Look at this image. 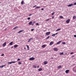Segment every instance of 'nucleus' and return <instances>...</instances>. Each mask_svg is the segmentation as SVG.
Masks as SVG:
<instances>
[{
	"mask_svg": "<svg viewBox=\"0 0 76 76\" xmlns=\"http://www.w3.org/2000/svg\"><path fill=\"white\" fill-rule=\"evenodd\" d=\"M55 13V12H53L52 13V15L53 16V15H54Z\"/></svg>",
	"mask_w": 76,
	"mask_h": 76,
	"instance_id": "29",
	"label": "nucleus"
},
{
	"mask_svg": "<svg viewBox=\"0 0 76 76\" xmlns=\"http://www.w3.org/2000/svg\"><path fill=\"white\" fill-rule=\"evenodd\" d=\"M45 46H46V45H43L42 46V47L43 48H45Z\"/></svg>",
	"mask_w": 76,
	"mask_h": 76,
	"instance_id": "16",
	"label": "nucleus"
},
{
	"mask_svg": "<svg viewBox=\"0 0 76 76\" xmlns=\"http://www.w3.org/2000/svg\"><path fill=\"white\" fill-rule=\"evenodd\" d=\"M9 44L10 45H12V44H13V42H10Z\"/></svg>",
	"mask_w": 76,
	"mask_h": 76,
	"instance_id": "18",
	"label": "nucleus"
},
{
	"mask_svg": "<svg viewBox=\"0 0 76 76\" xmlns=\"http://www.w3.org/2000/svg\"><path fill=\"white\" fill-rule=\"evenodd\" d=\"M73 19H76V16H73Z\"/></svg>",
	"mask_w": 76,
	"mask_h": 76,
	"instance_id": "20",
	"label": "nucleus"
},
{
	"mask_svg": "<svg viewBox=\"0 0 76 76\" xmlns=\"http://www.w3.org/2000/svg\"><path fill=\"white\" fill-rule=\"evenodd\" d=\"M31 39L32 40H33V39L32 38H31L28 41V42H30V41H31Z\"/></svg>",
	"mask_w": 76,
	"mask_h": 76,
	"instance_id": "24",
	"label": "nucleus"
},
{
	"mask_svg": "<svg viewBox=\"0 0 76 76\" xmlns=\"http://www.w3.org/2000/svg\"><path fill=\"white\" fill-rule=\"evenodd\" d=\"M37 67L35 65H33V68H35V69H36Z\"/></svg>",
	"mask_w": 76,
	"mask_h": 76,
	"instance_id": "27",
	"label": "nucleus"
},
{
	"mask_svg": "<svg viewBox=\"0 0 76 76\" xmlns=\"http://www.w3.org/2000/svg\"><path fill=\"white\" fill-rule=\"evenodd\" d=\"M6 45V42H5L3 44V47H5Z\"/></svg>",
	"mask_w": 76,
	"mask_h": 76,
	"instance_id": "7",
	"label": "nucleus"
},
{
	"mask_svg": "<svg viewBox=\"0 0 76 76\" xmlns=\"http://www.w3.org/2000/svg\"><path fill=\"white\" fill-rule=\"evenodd\" d=\"M58 69H60V68H61V65H59V66H58Z\"/></svg>",
	"mask_w": 76,
	"mask_h": 76,
	"instance_id": "22",
	"label": "nucleus"
},
{
	"mask_svg": "<svg viewBox=\"0 0 76 76\" xmlns=\"http://www.w3.org/2000/svg\"><path fill=\"white\" fill-rule=\"evenodd\" d=\"M67 54V53H66L65 54Z\"/></svg>",
	"mask_w": 76,
	"mask_h": 76,
	"instance_id": "58",
	"label": "nucleus"
},
{
	"mask_svg": "<svg viewBox=\"0 0 76 76\" xmlns=\"http://www.w3.org/2000/svg\"><path fill=\"white\" fill-rule=\"evenodd\" d=\"M53 44H54V42L53 41H51L50 42L49 45H53Z\"/></svg>",
	"mask_w": 76,
	"mask_h": 76,
	"instance_id": "6",
	"label": "nucleus"
},
{
	"mask_svg": "<svg viewBox=\"0 0 76 76\" xmlns=\"http://www.w3.org/2000/svg\"><path fill=\"white\" fill-rule=\"evenodd\" d=\"M74 5H76V2H75L73 3Z\"/></svg>",
	"mask_w": 76,
	"mask_h": 76,
	"instance_id": "40",
	"label": "nucleus"
},
{
	"mask_svg": "<svg viewBox=\"0 0 76 76\" xmlns=\"http://www.w3.org/2000/svg\"><path fill=\"white\" fill-rule=\"evenodd\" d=\"M72 5H73V4H70L68 6V7H71V6H72Z\"/></svg>",
	"mask_w": 76,
	"mask_h": 76,
	"instance_id": "15",
	"label": "nucleus"
},
{
	"mask_svg": "<svg viewBox=\"0 0 76 76\" xmlns=\"http://www.w3.org/2000/svg\"><path fill=\"white\" fill-rule=\"evenodd\" d=\"M50 36H48L47 38H46V39H48L50 38Z\"/></svg>",
	"mask_w": 76,
	"mask_h": 76,
	"instance_id": "32",
	"label": "nucleus"
},
{
	"mask_svg": "<svg viewBox=\"0 0 76 76\" xmlns=\"http://www.w3.org/2000/svg\"><path fill=\"white\" fill-rule=\"evenodd\" d=\"M24 31V30H20L18 32V34H19V33H20V32H23V31Z\"/></svg>",
	"mask_w": 76,
	"mask_h": 76,
	"instance_id": "10",
	"label": "nucleus"
},
{
	"mask_svg": "<svg viewBox=\"0 0 76 76\" xmlns=\"http://www.w3.org/2000/svg\"><path fill=\"white\" fill-rule=\"evenodd\" d=\"M9 64H11V63H12V62H8V64H9Z\"/></svg>",
	"mask_w": 76,
	"mask_h": 76,
	"instance_id": "39",
	"label": "nucleus"
},
{
	"mask_svg": "<svg viewBox=\"0 0 76 76\" xmlns=\"http://www.w3.org/2000/svg\"><path fill=\"white\" fill-rule=\"evenodd\" d=\"M6 66V65H2V66H0V68H3V67H5Z\"/></svg>",
	"mask_w": 76,
	"mask_h": 76,
	"instance_id": "14",
	"label": "nucleus"
},
{
	"mask_svg": "<svg viewBox=\"0 0 76 76\" xmlns=\"http://www.w3.org/2000/svg\"><path fill=\"white\" fill-rule=\"evenodd\" d=\"M50 19H47L45 20V21H48V20H49Z\"/></svg>",
	"mask_w": 76,
	"mask_h": 76,
	"instance_id": "30",
	"label": "nucleus"
},
{
	"mask_svg": "<svg viewBox=\"0 0 76 76\" xmlns=\"http://www.w3.org/2000/svg\"><path fill=\"white\" fill-rule=\"evenodd\" d=\"M14 48H16L18 47V45H14Z\"/></svg>",
	"mask_w": 76,
	"mask_h": 76,
	"instance_id": "21",
	"label": "nucleus"
},
{
	"mask_svg": "<svg viewBox=\"0 0 76 76\" xmlns=\"http://www.w3.org/2000/svg\"><path fill=\"white\" fill-rule=\"evenodd\" d=\"M51 58V59H53L54 58Z\"/></svg>",
	"mask_w": 76,
	"mask_h": 76,
	"instance_id": "56",
	"label": "nucleus"
},
{
	"mask_svg": "<svg viewBox=\"0 0 76 76\" xmlns=\"http://www.w3.org/2000/svg\"><path fill=\"white\" fill-rule=\"evenodd\" d=\"M18 64H22V63H21V62H18Z\"/></svg>",
	"mask_w": 76,
	"mask_h": 76,
	"instance_id": "28",
	"label": "nucleus"
},
{
	"mask_svg": "<svg viewBox=\"0 0 76 76\" xmlns=\"http://www.w3.org/2000/svg\"><path fill=\"white\" fill-rule=\"evenodd\" d=\"M74 53H73V52H71V53H70V54H73Z\"/></svg>",
	"mask_w": 76,
	"mask_h": 76,
	"instance_id": "41",
	"label": "nucleus"
},
{
	"mask_svg": "<svg viewBox=\"0 0 76 76\" xmlns=\"http://www.w3.org/2000/svg\"><path fill=\"white\" fill-rule=\"evenodd\" d=\"M54 50L56 51H58V49L57 48H55L53 49Z\"/></svg>",
	"mask_w": 76,
	"mask_h": 76,
	"instance_id": "8",
	"label": "nucleus"
},
{
	"mask_svg": "<svg viewBox=\"0 0 76 76\" xmlns=\"http://www.w3.org/2000/svg\"><path fill=\"white\" fill-rule=\"evenodd\" d=\"M39 8H40V7H37L35 8V9H39Z\"/></svg>",
	"mask_w": 76,
	"mask_h": 76,
	"instance_id": "25",
	"label": "nucleus"
},
{
	"mask_svg": "<svg viewBox=\"0 0 76 76\" xmlns=\"http://www.w3.org/2000/svg\"><path fill=\"white\" fill-rule=\"evenodd\" d=\"M52 19H54V16H53L52 17Z\"/></svg>",
	"mask_w": 76,
	"mask_h": 76,
	"instance_id": "47",
	"label": "nucleus"
},
{
	"mask_svg": "<svg viewBox=\"0 0 76 76\" xmlns=\"http://www.w3.org/2000/svg\"><path fill=\"white\" fill-rule=\"evenodd\" d=\"M16 61H12V63H16Z\"/></svg>",
	"mask_w": 76,
	"mask_h": 76,
	"instance_id": "31",
	"label": "nucleus"
},
{
	"mask_svg": "<svg viewBox=\"0 0 76 76\" xmlns=\"http://www.w3.org/2000/svg\"><path fill=\"white\" fill-rule=\"evenodd\" d=\"M4 53H2V54L1 55V56H4Z\"/></svg>",
	"mask_w": 76,
	"mask_h": 76,
	"instance_id": "36",
	"label": "nucleus"
},
{
	"mask_svg": "<svg viewBox=\"0 0 76 76\" xmlns=\"http://www.w3.org/2000/svg\"><path fill=\"white\" fill-rule=\"evenodd\" d=\"M28 24L29 25H31L32 26L34 25V23H32V22L31 21L29 22Z\"/></svg>",
	"mask_w": 76,
	"mask_h": 76,
	"instance_id": "2",
	"label": "nucleus"
},
{
	"mask_svg": "<svg viewBox=\"0 0 76 76\" xmlns=\"http://www.w3.org/2000/svg\"><path fill=\"white\" fill-rule=\"evenodd\" d=\"M60 30H61V28H59V29H57V30H56V32H57V31H60Z\"/></svg>",
	"mask_w": 76,
	"mask_h": 76,
	"instance_id": "23",
	"label": "nucleus"
},
{
	"mask_svg": "<svg viewBox=\"0 0 76 76\" xmlns=\"http://www.w3.org/2000/svg\"><path fill=\"white\" fill-rule=\"evenodd\" d=\"M7 28H5L4 30L5 31H6L7 30Z\"/></svg>",
	"mask_w": 76,
	"mask_h": 76,
	"instance_id": "49",
	"label": "nucleus"
},
{
	"mask_svg": "<svg viewBox=\"0 0 76 76\" xmlns=\"http://www.w3.org/2000/svg\"><path fill=\"white\" fill-rule=\"evenodd\" d=\"M27 19L28 20H30V19H31V18L28 17L27 18Z\"/></svg>",
	"mask_w": 76,
	"mask_h": 76,
	"instance_id": "33",
	"label": "nucleus"
},
{
	"mask_svg": "<svg viewBox=\"0 0 76 76\" xmlns=\"http://www.w3.org/2000/svg\"><path fill=\"white\" fill-rule=\"evenodd\" d=\"M74 37L76 38V35H74Z\"/></svg>",
	"mask_w": 76,
	"mask_h": 76,
	"instance_id": "44",
	"label": "nucleus"
},
{
	"mask_svg": "<svg viewBox=\"0 0 76 76\" xmlns=\"http://www.w3.org/2000/svg\"><path fill=\"white\" fill-rule=\"evenodd\" d=\"M0 3H1V2H0Z\"/></svg>",
	"mask_w": 76,
	"mask_h": 76,
	"instance_id": "60",
	"label": "nucleus"
},
{
	"mask_svg": "<svg viewBox=\"0 0 76 76\" xmlns=\"http://www.w3.org/2000/svg\"><path fill=\"white\" fill-rule=\"evenodd\" d=\"M25 50H26V48H24Z\"/></svg>",
	"mask_w": 76,
	"mask_h": 76,
	"instance_id": "57",
	"label": "nucleus"
},
{
	"mask_svg": "<svg viewBox=\"0 0 76 76\" xmlns=\"http://www.w3.org/2000/svg\"><path fill=\"white\" fill-rule=\"evenodd\" d=\"M34 29H32L31 30V31H34Z\"/></svg>",
	"mask_w": 76,
	"mask_h": 76,
	"instance_id": "43",
	"label": "nucleus"
},
{
	"mask_svg": "<svg viewBox=\"0 0 76 76\" xmlns=\"http://www.w3.org/2000/svg\"><path fill=\"white\" fill-rule=\"evenodd\" d=\"M59 17L60 18H63V16H60Z\"/></svg>",
	"mask_w": 76,
	"mask_h": 76,
	"instance_id": "37",
	"label": "nucleus"
},
{
	"mask_svg": "<svg viewBox=\"0 0 76 76\" xmlns=\"http://www.w3.org/2000/svg\"><path fill=\"white\" fill-rule=\"evenodd\" d=\"M23 3H24V1L23 0H22L21 2V4L22 5L23 4Z\"/></svg>",
	"mask_w": 76,
	"mask_h": 76,
	"instance_id": "13",
	"label": "nucleus"
},
{
	"mask_svg": "<svg viewBox=\"0 0 76 76\" xmlns=\"http://www.w3.org/2000/svg\"><path fill=\"white\" fill-rule=\"evenodd\" d=\"M62 41H60L58 42H57V44H60L61 42Z\"/></svg>",
	"mask_w": 76,
	"mask_h": 76,
	"instance_id": "12",
	"label": "nucleus"
},
{
	"mask_svg": "<svg viewBox=\"0 0 76 76\" xmlns=\"http://www.w3.org/2000/svg\"><path fill=\"white\" fill-rule=\"evenodd\" d=\"M18 28V26H16L14 28H13V29L14 30H15V29H17V28Z\"/></svg>",
	"mask_w": 76,
	"mask_h": 76,
	"instance_id": "11",
	"label": "nucleus"
},
{
	"mask_svg": "<svg viewBox=\"0 0 76 76\" xmlns=\"http://www.w3.org/2000/svg\"><path fill=\"white\" fill-rule=\"evenodd\" d=\"M11 48H13V46L11 47Z\"/></svg>",
	"mask_w": 76,
	"mask_h": 76,
	"instance_id": "55",
	"label": "nucleus"
},
{
	"mask_svg": "<svg viewBox=\"0 0 76 76\" xmlns=\"http://www.w3.org/2000/svg\"><path fill=\"white\" fill-rule=\"evenodd\" d=\"M38 70L39 72H40V71H42V69L41 68L40 69H39Z\"/></svg>",
	"mask_w": 76,
	"mask_h": 76,
	"instance_id": "19",
	"label": "nucleus"
},
{
	"mask_svg": "<svg viewBox=\"0 0 76 76\" xmlns=\"http://www.w3.org/2000/svg\"><path fill=\"white\" fill-rule=\"evenodd\" d=\"M50 33H51V32L50 31H49L48 32H47L46 33V35H47V36L49 35H50Z\"/></svg>",
	"mask_w": 76,
	"mask_h": 76,
	"instance_id": "3",
	"label": "nucleus"
},
{
	"mask_svg": "<svg viewBox=\"0 0 76 76\" xmlns=\"http://www.w3.org/2000/svg\"><path fill=\"white\" fill-rule=\"evenodd\" d=\"M69 70L68 69V70H66L65 71V73H69Z\"/></svg>",
	"mask_w": 76,
	"mask_h": 76,
	"instance_id": "9",
	"label": "nucleus"
},
{
	"mask_svg": "<svg viewBox=\"0 0 76 76\" xmlns=\"http://www.w3.org/2000/svg\"><path fill=\"white\" fill-rule=\"evenodd\" d=\"M36 25H38V26H39V24L38 23H37L36 24Z\"/></svg>",
	"mask_w": 76,
	"mask_h": 76,
	"instance_id": "38",
	"label": "nucleus"
},
{
	"mask_svg": "<svg viewBox=\"0 0 76 76\" xmlns=\"http://www.w3.org/2000/svg\"><path fill=\"white\" fill-rule=\"evenodd\" d=\"M74 56H72V58H73V57H74Z\"/></svg>",
	"mask_w": 76,
	"mask_h": 76,
	"instance_id": "51",
	"label": "nucleus"
},
{
	"mask_svg": "<svg viewBox=\"0 0 76 76\" xmlns=\"http://www.w3.org/2000/svg\"><path fill=\"white\" fill-rule=\"evenodd\" d=\"M39 66H37V68H39Z\"/></svg>",
	"mask_w": 76,
	"mask_h": 76,
	"instance_id": "54",
	"label": "nucleus"
},
{
	"mask_svg": "<svg viewBox=\"0 0 76 76\" xmlns=\"http://www.w3.org/2000/svg\"><path fill=\"white\" fill-rule=\"evenodd\" d=\"M26 46L28 48H29V46H28V45H26Z\"/></svg>",
	"mask_w": 76,
	"mask_h": 76,
	"instance_id": "46",
	"label": "nucleus"
},
{
	"mask_svg": "<svg viewBox=\"0 0 76 76\" xmlns=\"http://www.w3.org/2000/svg\"><path fill=\"white\" fill-rule=\"evenodd\" d=\"M41 10H44V9H43V8H42V9H41Z\"/></svg>",
	"mask_w": 76,
	"mask_h": 76,
	"instance_id": "48",
	"label": "nucleus"
},
{
	"mask_svg": "<svg viewBox=\"0 0 76 76\" xmlns=\"http://www.w3.org/2000/svg\"><path fill=\"white\" fill-rule=\"evenodd\" d=\"M52 37H53V36H56V34H52Z\"/></svg>",
	"mask_w": 76,
	"mask_h": 76,
	"instance_id": "34",
	"label": "nucleus"
},
{
	"mask_svg": "<svg viewBox=\"0 0 76 76\" xmlns=\"http://www.w3.org/2000/svg\"><path fill=\"white\" fill-rule=\"evenodd\" d=\"M37 5H35L33 6V8H34V7H37Z\"/></svg>",
	"mask_w": 76,
	"mask_h": 76,
	"instance_id": "45",
	"label": "nucleus"
},
{
	"mask_svg": "<svg viewBox=\"0 0 76 76\" xmlns=\"http://www.w3.org/2000/svg\"><path fill=\"white\" fill-rule=\"evenodd\" d=\"M35 23V21L33 22V23Z\"/></svg>",
	"mask_w": 76,
	"mask_h": 76,
	"instance_id": "52",
	"label": "nucleus"
},
{
	"mask_svg": "<svg viewBox=\"0 0 76 76\" xmlns=\"http://www.w3.org/2000/svg\"><path fill=\"white\" fill-rule=\"evenodd\" d=\"M47 63H48L47 62V61H45V62H44V64L45 65L47 64Z\"/></svg>",
	"mask_w": 76,
	"mask_h": 76,
	"instance_id": "17",
	"label": "nucleus"
},
{
	"mask_svg": "<svg viewBox=\"0 0 76 76\" xmlns=\"http://www.w3.org/2000/svg\"><path fill=\"white\" fill-rule=\"evenodd\" d=\"M62 44H63V45H64L66 44V42H62Z\"/></svg>",
	"mask_w": 76,
	"mask_h": 76,
	"instance_id": "26",
	"label": "nucleus"
},
{
	"mask_svg": "<svg viewBox=\"0 0 76 76\" xmlns=\"http://www.w3.org/2000/svg\"><path fill=\"white\" fill-rule=\"evenodd\" d=\"M31 15H32V14H30L29 16H31Z\"/></svg>",
	"mask_w": 76,
	"mask_h": 76,
	"instance_id": "53",
	"label": "nucleus"
},
{
	"mask_svg": "<svg viewBox=\"0 0 76 76\" xmlns=\"http://www.w3.org/2000/svg\"><path fill=\"white\" fill-rule=\"evenodd\" d=\"M29 60H35V58L33 57H31L29 58Z\"/></svg>",
	"mask_w": 76,
	"mask_h": 76,
	"instance_id": "4",
	"label": "nucleus"
},
{
	"mask_svg": "<svg viewBox=\"0 0 76 76\" xmlns=\"http://www.w3.org/2000/svg\"><path fill=\"white\" fill-rule=\"evenodd\" d=\"M63 54H63V53H60V55H63Z\"/></svg>",
	"mask_w": 76,
	"mask_h": 76,
	"instance_id": "35",
	"label": "nucleus"
},
{
	"mask_svg": "<svg viewBox=\"0 0 76 76\" xmlns=\"http://www.w3.org/2000/svg\"><path fill=\"white\" fill-rule=\"evenodd\" d=\"M49 19H51V18H49Z\"/></svg>",
	"mask_w": 76,
	"mask_h": 76,
	"instance_id": "59",
	"label": "nucleus"
},
{
	"mask_svg": "<svg viewBox=\"0 0 76 76\" xmlns=\"http://www.w3.org/2000/svg\"><path fill=\"white\" fill-rule=\"evenodd\" d=\"M72 70L73 72H76V66H75L72 69Z\"/></svg>",
	"mask_w": 76,
	"mask_h": 76,
	"instance_id": "1",
	"label": "nucleus"
},
{
	"mask_svg": "<svg viewBox=\"0 0 76 76\" xmlns=\"http://www.w3.org/2000/svg\"><path fill=\"white\" fill-rule=\"evenodd\" d=\"M20 59H19V58H18L17 59V61H20Z\"/></svg>",
	"mask_w": 76,
	"mask_h": 76,
	"instance_id": "42",
	"label": "nucleus"
},
{
	"mask_svg": "<svg viewBox=\"0 0 76 76\" xmlns=\"http://www.w3.org/2000/svg\"><path fill=\"white\" fill-rule=\"evenodd\" d=\"M70 19H68L66 21V22L67 23H69V22H70Z\"/></svg>",
	"mask_w": 76,
	"mask_h": 76,
	"instance_id": "5",
	"label": "nucleus"
},
{
	"mask_svg": "<svg viewBox=\"0 0 76 76\" xmlns=\"http://www.w3.org/2000/svg\"><path fill=\"white\" fill-rule=\"evenodd\" d=\"M57 34H58V33H56L55 34V35H57Z\"/></svg>",
	"mask_w": 76,
	"mask_h": 76,
	"instance_id": "50",
	"label": "nucleus"
}]
</instances>
